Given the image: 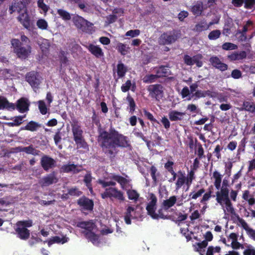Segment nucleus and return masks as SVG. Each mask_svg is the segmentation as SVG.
Masks as SVG:
<instances>
[{
  "mask_svg": "<svg viewBox=\"0 0 255 255\" xmlns=\"http://www.w3.org/2000/svg\"><path fill=\"white\" fill-rule=\"evenodd\" d=\"M36 25L39 28L42 30L46 29L48 27V23L47 21L44 19H38L37 21Z\"/></svg>",
  "mask_w": 255,
  "mask_h": 255,
  "instance_id": "5fc2aeb1",
  "label": "nucleus"
},
{
  "mask_svg": "<svg viewBox=\"0 0 255 255\" xmlns=\"http://www.w3.org/2000/svg\"><path fill=\"white\" fill-rule=\"evenodd\" d=\"M195 144L198 146L197 155L198 156L199 159H201L203 158V157H205V156L204 155V150L202 147V145L200 142H198V140L197 139H195Z\"/></svg>",
  "mask_w": 255,
  "mask_h": 255,
  "instance_id": "de8ad7c7",
  "label": "nucleus"
},
{
  "mask_svg": "<svg viewBox=\"0 0 255 255\" xmlns=\"http://www.w3.org/2000/svg\"><path fill=\"white\" fill-rule=\"evenodd\" d=\"M131 86V81L128 80L126 81L125 84H123L121 87V90L123 92H128Z\"/></svg>",
  "mask_w": 255,
  "mask_h": 255,
  "instance_id": "338daca9",
  "label": "nucleus"
},
{
  "mask_svg": "<svg viewBox=\"0 0 255 255\" xmlns=\"http://www.w3.org/2000/svg\"><path fill=\"white\" fill-rule=\"evenodd\" d=\"M94 224L92 220L88 221H81L77 223V227L85 229L83 232H90L94 229Z\"/></svg>",
  "mask_w": 255,
  "mask_h": 255,
  "instance_id": "393cba45",
  "label": "nucleus"
},
{
  "mask_svg": "<svg viewBox=\"0 0 255 255\" xmlns=\"http://www.w3.org/2000/svg\"><path fill=\"white\" fill-rule=\"evenodd\" d=\"M203 56L201 54H197L193 56V65L196 64L197 67H201L203 66V62L202 61Z\"/></svg>",
  "mask_w": 255,
  "mask_h": 255,
  "instance_id": "c03bdc74",
  "label": "nucleus"
},
{
  "mask_svg": "<svg viewBox=\"0 0 255 255\" xmlns=\"http://www.w3.org/2000/svg\"><path fill=\"white\" fill-rule=\"evenodd\" d=\"M208 29L206 20L204 19L196 23L192 30L198 33L205 31Z\"/></svg>",
  "mask_w": 255,
  "mask_h": 255,
  "instance_id": "cd10ccee",
  "label": "nucleus"
},
{
  "mask_svg": "<svg viewBox=\"0 0 255 255\" xmlns=\"http://www.w3.org/2000/svg\"><path fill=\"white\" fill-rule=\"evenodd\" d=\"M29 104L24 98H21L17 101L16 109L21 113L27 112L29 110Z\"/></svg>",
  "mask_w": 255,
  "mask_h": 255,
  "instance_id": "412c9836",
  "label": "nucleus"
},
{
  "mask_svg": "<svg viewBox=\"0 0 255 255\" xmlns=\"http://www.w3.org/2000/svg\"><path fill=\"white\" fill-rule=\"evenodd\" d=\"M40 127V124L35 121H31L25 127H21L20 130H26L33 132L36 131Z\"/></svg>",
  "mask_w": 255,
  "mask_h": 255,
  "instance_id": "c85d7f7f",
  "label": "nucleus"
},
{
  "mask_svg": "<svg viewBox=\"0 0 255 255\" xmlns=\"http://www.w3.org/2000/svg\"><path fill=\"white\" fill-rule=\"evenodd\" d=\"M143 112L144 113V115L151 122L157 123L158 124H159V122L153 117L152 114L150 113L149 112L147 111L145 109L143 110Z\"/></svg>",
  "mask_w": 255,
  "mask_h": 255,
  "instance_id": "4d7b16f0",
  "label": "nucleus"
},
{
  "mask_svg": "<svg viewBox=\"0 0 255 255\" xmlns=\"http://www.w3.org/2000/svg\"><path fill=\"white\" fill-rule=\"evenodd\" d=\"M244 255H255V250L251 246H249L243 252Z\"/></svg>",
  "mask_w": 255,
  "mask_h": 255,
  "instance_id": "774afa93",
  "label": "nucleus"
},
{
  "mask_svg": "<svg viewBox=\"0 0 255 255\" xmlns=\"http://www.w3.org/2000/svg\"><path fill=\"white\" fill-rule=\"evenodd\" d=\"M68 194L72 196H79L82 194V192L79 190L77 187H72L68 190Z\"/></svg>",
  "mask_w": 255,
  "mask_h": 255,
  "instance_id": "864d4df0",
  "label": "nucleus"
},
{
  "mask_svg": "<svg viewBox=\"0 0 255 255\" xmlns=\"http://www.w3.org/2000/svg\"><path fill=\"white\" fill-rule=\"evenodd\" d=\"M73 21L76 27L83 32H88L89 31L93 25L82 16L79 15L75 16L73 18Z\"/></svg>",
  "mask_w": 255,
  "mask_h": 255,
  "instance_id": "6e6552de",
  "label": "nucleus"
},
{
  "mask_svg": "<svg viewBox=\"0 0 255 255\" xmlns=\"http://www.w3.org/2000/svg\"><path fill=\"white\" fill-rule=\"evenodd\" d=\"M57 13L65 20H69L71 18L70 14L63 9H58L57 10Z\"/></svg>",
  "mask_w": 255,
  "mask_h": 255,
  "instance_id": "49530a36",
  "label": "nucleus"
},
{
  "mask_svg": "<svg viewBox=\"0 0 255 255\" xmlns=\"http://www.w3.org/2000/svg\"><path fill=\"white\" fill-rule=\"evenodd\" d=\"M178 38L174 30L163 32L158 38V42L160 45H170L175 42Z\"/></svg>",
  "mask_w": 255,
  "mask_h": 255,
  "instance_id": "39448f33",
  "label": "nucleus"
},
{
  "mask_svg": "<svg viewBox=\"0 0 255 255\" xmlns=\"http://www.w3.org/2000/svg\"><path fill=\"white\" fill-rule=\"evenodd\" d=\"M82 171L81 166H78L74 164H65L61 168V172L69 173L72 172L73 173H78Z\"/></svg>",
  "mask_w": 255,
  "mask_h": 255,
  "instance_id": "a211bd4d",
  "label": "nucleus"
},
{
  "mask_svg": "<svg viewBox=\"0 0 255 255\" xmlns=\"http://www.w3.org/2000/svg\"><path fill=\"white\" fill-rule=\"evenodd\" d=\"M17 19L26 29L28 30H33V24L30 20V17L27 13V10L20 13L17 17Z\"/></svg>",
  "mask_w": 255,
  "mask_h": 255,
  "instance_id": "9b49d317",
  "label": "nucleus"
},
{
  "mask_svg": "<svg viewBox=\"0 0 255 255\" xmlns=\"http://www.w3.org/2000/svg\"><path fill=\"white\" fill-rule=\"evenodd\" d=\"M216 192V201L222 207H225L228 212L235 213V210L229 197L230 190L228 187H222Z\"/></svg>",
  "mask_w": 255,
  "mask_h": 255,
  "instance_id": "f03ea898",
  "label": "nucleus"
},
{
  "mask_svg": "<svg viewBox=\"0 0 255 255\" xmlns=\"http://www.w3.org/2000/svg\"><path fill=\"white\" fill-rule=\"evenodd\" d=\"M127 72V68L123 63L121 62L117 65V74L119 77L122 78L125 76Z\"/></svg>",
  "mask_w": 255,
  "mask_h": 255,
  "instance_id": "58836bf2",
  "label": "nucleus"
},
{
  "mask_svg": "<svg viewBox=\"0 0 255 255\" xmlns=\"http://www.w3.org/2000/svg\"><path fill=\"white\" fill-rule=\"evenodd\" d=\"M156 216H157V218H153V219L155 220H158L159 219H171V217L170 216H167V215H164L163 213V209L161 208L159 209L157 213H156Z\"/></svg>",
  "mask_w": 255,
  "mask_h": 255,
  "instance_id": "6e6d98bb",
  "label": "nucleus"
},
{
  "mask_svg": "<svg viewBox=\"0 0 255 255\" xmlns=\"http://www.w3.org/2000/svg\"><path fill=\"white\" fill-rule=\"evenodd\" d=\"M185 115V112H180L175 110L170 111L168 114L169 120L172 122L182 121Z\"/></svg>",
  "mask_w": 255,
  "mask_h": 255,
  "instance_id": "5701e85b",
  "label": "nucleus"
},
{
  "mask_svg": "<svg viewBox=\"0 0 255 255\" xmlns=\"http://www.w3.org/2000/svg\"><path fill=\"white\" fill-rule=\"evenodd\" d=\"M150 201L146 207V210L147 215L153 219V218H157L155 212L157 200L155 195L152 193L150 194Z\"/></svg>",
  "mask_w": 255,
  "mask_h": 255,
  "instance_id": "9d476101",
  "label": "nucleus"
},
{
  "mask_svg": "<svg viewBox=\"0 0 255 255\" xmlns=\"http://www.w3.org/2000/svg\"><path fill=\"white\" fill-rule=\"evenodd\" d=\"M77 145V148H83L86 150L89 149V145L83 137L80 138L78 140H74Z\"/></svg>",
  "mask_w": 255,
  "mask_h": 255,
  "instance_id": "79ce46f5",
  "label": "nucleus"
},
{
  "mask_svg": "<svg viewBox=\"0 0 255 255\" xmlns=\"http://www.w3.org/2000/svg\"><path fill=\"white\" fill-rule=\"evenodd\" d=\"M222 49L225 50H235L238 48L237 45L231 43V42H225L222 46Z\"/></svg>",
  "mask_w": 255,
  "mask_h": 255,
  "instance_id": "8fccbe9b",
  "label": "nucleus"
},
{
  "mask_svg": "<svg viewBox=\"0 0 255 255\" xmlns=\"http://www.w3.org/2000/svg\"><path fill=\"white\" fill-rule=\"evenodd\" d=\"M38 109L42 115H46L47 113V108L45 102L43 101H38Z\"/></svg>",
  "mask_w": 255,
  "mask_h": 255,
  "instance_id": "603ef678",
  "label": "nucleus"
},
{
  "mask_svg": "<svg viewBox=\"0 0 255 255\" xmlns=\"http://www.w3.org/2000/svg\"><path fill=\"white\" fill-rule=\"evenodd\" d=\"M101 196L103 199L114 198L120 201H124L125 199L124 193L116 187L106 188L105 191L101 194Z\"/></svg>",
  "mask_w": 255,
  "mask_h": 255,
  "instance_id": "20e7f679",
  "label": "nucleus"
},
{
  "mask_svg": "<svg viewBox=\"0 0 255 255\" xmlns=\"http://www.w3.org/2000/svg\"><path fill=\"white\" fill-rule=\"evenodd\" d=\"M209 61L213 67L222 72L227 70L228 68V65L222 62L217 56H211Z\"/></svg>",
  "mask_w": 255,
  "mask_h": 255,
  "instance_id": "dca6fc26",
  "label": "nucleus"
},
{
  "mask_svg": "<svg viewBox=\"0 0 255 255\" xmlns=\"http://www.w3.org/2000/svg\"><path fill=\"white\" fill-rule=\"evenodd\" d=\"M194 170H191L188 175V176L187 177H186V179H187V182H186V184L187 185H190L192 182V181L195 178V177H194Z\"/></svg>",
  "mask_w": 255,
  "mask_h": 255,
  "instance_id": "0e129e2a",
  "label": "nucleus"
},
{
  "mask_svg": "<svg viewBox=\"0 0 255 255\" xmlns=\"http://www.w3.org/2000/svg\"><path fill=\"white\" fill-rule=\"evenodd\" d=\"M15 225L16 226H19L22 228H25V229H27V228H30L32 226L33 221L32 220L30 219L19 221L16 222Z\"/></svg>",
  "mask_w": 255,
  "mask_h": 255,
  "instance_id": "ea45409f",
  "label": "nucleus"
},
{
  "mask_svg": "<svg viewBox=\"0 0 255 255\" xmlns=\"http://www.w3.org/2000/svg\"><path fill=\"white\" fill-rule=\"evenodd\" d=\"M149 172L153 182L156 183L158 181L157 177L160 175V173L158 172L157 168L155 166L152 165L149 168Z\"/></svg>",
  "mask_w": 255,
  "mask_h": 255,
  "instance_id": "e433bc0d",
  "label": "nucleus"
},
{
  "mask_svg": "<svg viewBox=\"0 0 255 255\" xmlns=\"http://www.w3.org/2000/svg\"><path fill=\"white\" fill-rule=\"evenodd\" d=\"M127 100L128 102L129 112L132 114L134 112L136 107L134 99L128 94L127 97Z\"/></svg>",
  "mask_w": 255,
  "mask_h": 255,
  "instance_id": "a18cd8bd",
  "label": "nucleus"
},
{
  "mask_svg": "<svg viewBox=\"0 0 255 255\" xmlns=\"http://www.w3.org/2000/svg\"><path fill=\"white\" fill-rule=\"evenodd\" d=\"M40 165L45 171H48L56 166V161L51 157L44 155L40 159Z\"/></svg>",
  "mask_w": 255,
  "mask_h": 255,
  "instance_id": "f8f14e48",
  "label": "nucleus"
},
{
  "mask_svg": "<svg viewBox=\"0 0 255 255\" xmlns=\"http://www.w3.org/2000/svg\"><path fill=\"white\" fill-rule=\"evenodd\" d=\"M142 80L143 83L149 84L156 81L157 78L155 74H150L145 75Z\"/></svg>",
  "mask_w": 255,
  "mask_h": 255,
  "instance_id": "a19ab883",
  "label": "nucleus"
},
{
  "mask_svg": "<svg viewBox=\"0 0 255 255\" xmlns=\"http://www.w3.org/2000/svg\"><path fill=\"white\" fill-rule=\"evenodd\" d=\"M17 237L24 241L28 240L30 237V231L25 228L19 226H16L15 229Z\"/></svg>",
  "mask_w": 255,
  "mask_h": 255,
  "instance_id": "f3484780",
  "label": "nucleus"
},
{
  "mask_svg": "<svg viewBox=\"0 0 255 255\" xmlns=\"http://www.w3.org/2000/svg\"><path fill=\"white\" fill-rule=\"evenodd\" d=\"M19 151L24 152L27 154H32L33 155H37L40 152V151L36 149L32 144L28 146L21 147Z\"/></svg>",
  "mask_w": 255,
  "mask_h": 255,
  "instance_id": "473e14b6",
  "label": "nucleus"
},
{
  "mask_svg": "<svg viewBox=\"0 0 255 255\" xmlns=\"http://www.w3.org/2000/svg\"><path fill=\"white\" fill-rule=\"evenodd\" d=\"M244 7L246 9L255 8V0H245Z\"/></svg>",
  "mask_w": 255,
  "mask_h": 255,
  "instance_id": "13d9d810",
  "label": "nucleus"
},
{
  "mask_svg": "<svg viewBox=\"0 0 255 255\" xmlns=\"http://www.w3.org/2000/svg\"><path fill=\"white\" fill-rule=\"evenodd\" d=\"M71 127L74 140H78L80 138L83 137V131L81 129V126L78 120H73L72 121Z\"/></svg>",
  "mask_w": 255,
  "mask_h": 255,
  "instance_id": "2eb2a0df",
  "label": "nucleus"
},
{
  "mask_svg": "<svg viewBox=\"0 0 255 255\" xmlns=\"http://www.w3.org/2000/svg\"><path fill=\"white\" fill-rule=\"evenodd\" d=\"M58 179L56 177V173L53 171L51 173L42 178L39 183L42 187L48 186L53 183L57 182Z\"/></svg>",
  "mask_w": 255,
  "mask_h": 255,
  "instance_id": "4468645a",
  "label": "nucleus"
},
{
  "mask_svg": "<svg viewBox=\"0 0 255 255\" xmlns=\"http://www.w3.org/2000/svg\"><path fill=\"white\" fill-rule=\"evenodd\" d=\"M88 49L92 54L97 58H100L104 55L102 48L98 45L91 44L89 45Z\"/></svg>",
  "mask_w": 255,
  "mask_h": 255,
  "instance_id": "4be33fe9",
  "label": "nucleus"
},
{
  "mask_svg": "<svg viewBox=\"0 0 255 255\" xmlns=\"http://www.w3.org/2000/svg\"><path fill=\"white\" fill-rule=\"evenodd\" d=\"M30 0H13L12 5L9 7V11L10 14L17 11L20 13L22 11L27 10L26 5L30 3Z\"/></svg>",
  "mask_w": 255,
  "mask_h": 255,
  "instance_id": "1a4fd4ad",
  "label": "nucleus"
},
{
  "mask_svg": "<svg viewBox=\"0 0 255 255\" xmlns=\"http://www.w3.org/2000/svg\"><path fill=\"white\" fill-rule=\"evenodd\" d=\"M247 57V53L245 51L240 52L234 51L227 55V59L231 62L241 60L245 59Z\"/></svg>",
  "mask_w": 255,
  "mask_h": 255,
  "instance_id": "aec40b11",
  "label": "nucleus"
},
{
  "mask_svg": "<svg viewBox=\"0 0 255 255\" xmlns=\"http://www.w3.org/2000/svg\"><path fill=\"white\" fill-rule=\"evenodd\" d=\"M240 111H247L253 114L255 113V103L251 101H244L242 107L240 108Z\"/></svg>",
  "mask_w": 255,
  "mask_h": 255,
  "instance_id": "a878e982",
  "label": "nucleus"
},
{
  "mask_svg": "<svg viewBox=\"0 0 255 255\" xmlns=\"http://www.w3.org/2000/svg\"><path fill=\"white\" fill-rule=\"evenodd\" d=\"M205 192V190L202 188L199 189L198 191L191 192L189 195V199L196 200L198 197L201 196V195Z\"/></svg>",
  "mask_w": 255,
  "mask_h": 255,
  "instance_id": "37998d69",
  "label": "nucleus"
},
{
  "mask_svg": "<svg viewBox=\"0 0 255 255\" xmlns=\"http://www.w3.org/2000/svg\"><path fill=\"white\" fill-rule=\"evenodd\" d=\"M97 141L103 152L111 160H113L119 150L118 147H131L130 141L127 136L119 133L114 128L109 131L101 128H98Z\"/></svg>",
  "mask_w": 255,
  "mask_h": 255,
  "instance_id": "f257e3e1",
  "label": "nucleus"
},
{
  "mask_svg": "<svg viewBox=\"0 0 255 255\" xmlns=\"http://www.w3.org/2000/svg\"><path fill=\"white\" fill-rule=\"evenodd\" d=\"M116 49L121 55H125L129 52L128 49L129 48L127 46L126 44L121 42H118L116 46Z\"/></svg>",
  "mask_w": 255,
  "mask_h": 255,
  "instance_id": "c9c22d12",
  "label": "nucleus"
},
{
  "mask_svg": "<svg viewBox=\"0 0 255 255\" xmlns=\"http://www.w3.org/2000/svg\"><path fill=\"white\" fill-rule=\"evenodd\" d=\"M128 198L134 201H137L139 197V194L134 189H128L127 190Z\"/></svg>",
  "mask_w": 255,
  "mask_h": 255,
  "instance_id": "4c0bfd02",
  "label": "nucleus"
},
{
  "mask_svg": "<svg viewBox=\"0 0 255 255\" xmlns=\"http://www.w3.org/2000/svg\"><path fill=\"white\" fill-rule=\"evenodd\" d=\"M111 178L120 185L121 188L123 190H127V186L129 184L130 182V179H127L120 175L114 174Z\"/></svg>",
  "mask_w": 255,
  "mask_h": 255,
  "instance_id": "6ab92c4d",
  "label": "nucleus"
},
{
  "mask_svg": "<svg viewBox=\"0 0 255 255\" xmlns=\"http://www.w3.org/2000/svg\"><path fill=\"white\" fill-rule=\"evenodd\" d=\"M174 162L172 161L168 160L167 162L164 164L165 169L169 173L174 171L173 165Z\"/></svg>",
  "mask_w": 255,
  "mask_h": 255,
  "instance_id": "69168bd1",
  "label": "nucleus"
},
{
  "mask_svg": "<svg viewBox=\"0 0 255 255\" xmlns=\"http://www.w3.org/2000/svg\"><path fill=\"white\" fill-rule=\"evenodd\" d=\"M147 90L149 93V96L157 101H159L163 97L164 88L161 84L150 85L147 87Z\"/></svg>",
  "mask_w": 255,
  "mask_h": 255,
  "instance_id": "423d86ee",
  "label": "nucleus"
},
{
  "mask_svg": "<svg viewBox=\"0 0 255 255\" xmlns=\"http://www.w3.org/2000/svg\"><path fill=\"white\" fill-rule=\"evenodd\" d=\"M221 252V248L219 246L214 247L213 246H209L206 252V255H213L214 253H220Z\"/></svg>",
  "mask_w": 255,
  "mask_h": 255,
  "instance_id": "3c124183",
  "label": "nucleus"
},
{
  "mask_svg": "<svg viewBox=\"0 0 255 255\" xmlns=\"http://www.w3.org/2000/svg\"><path fill=\"white\" fill-rule=\"evenodd\" d=\"M77 204L82 210L88 211H93L94 206V201L85 196L77 200Z\"/></svg>",
  "mask_w": 255,
  "mask_h": 255,
  "instance_id": "ddd939ff",
  "label": "nucleus"
},
{
  "mask_svg": "<svg viewBox=\"0 0 255 255\" xmlns=\"http://www.w3.org/2000/svg\"><path fill=\"white\" fill-rule=\"evenodd\" d=\"M67 242V238L65 237L60 238L59 236H54L51 239H50L48 241V245L50 247L54 243H62L64 244Z\"/></svg>",
  "mask_w": 255,
  "mask_h": 255,
  "instance_id": "f704fd0d",
  "label": "nucleus"
},
{
  "mask_svg": "<svg viewBox=\"0 0 255 255\" xmlns=\"http://www.w3.org/2000/svg\"><path fill=\"white\" fill-rule=\"evenodd\" d=\"M10 42L13 47V52L18 58L25 60L29 56L32 49L30 44H23L19 39L16 38H12Z\"/></svg>",
  "mask_w": 255,
  "mask_h": 255,
  "instance_id": "7ed1b4c3",
  "label": "nucleus"
},
{
  "mask_svg": "<svg viewBox=\"0 0 255 255\" xmlns=\"http://www.w3.org/2000/svg\"><path fill=\"white\" fill-rule=\"evenodd\" d=\"M82 233L84 235L86 238L89 240L93 244L98 242L99 236L92 231L90 232H82Z\"/></svg>",
  "mask_w": 255,
  "mask_h": 255,
  "instance_id": "72a5a7b5",
  "label": "nucleus"
},
{
  "mask_svg": "<svg viewBox=\"0 0 255 255\" xmlns=\"http://www.w3.org/2000/svg\"><path fill=\"white\" fill-rule=\"evenodd\" d=\"M236 217L238 221L241 224L242 227L247 231L250 227L246 221L242 218H241L238 214H236Z\"/></svg>",
  "mask_w": 255,
  "mask_h": 255,
  "instance_id": "680f3d73",
  "label": "nucleus"
},
{
  "mask_svg": "<svg viewBox=\"0 0 255 255\" xmlns=\"http://www.w3.org/2000/svg\"><path fill=\"white\" fill-rule=\"evenodd\" d=\"M191 11L194 15L199 16L201 15L203 11V2L201 1H198L191 7Z\"/></svg>",
  "mask_w": 255,
  "mask_h": 255,
  "instance_id": "bb28decb",
  "label": "nucleus"
},
{
  "mask_svg": "<svg viewBox=\"0 0 255 255\" xmlns=\"http://www.w3.org/2000/svg\"><path fill=\"white\" fill-rule=\"evenodd\" d=\"M140 31L139 29L130 30L126 32V35L127 36L134 37L138 36L140 34Z\"/></svg>",
  "mask_w": 255,
  "mask_h": 255,
  "instance_id": "bf43d9fd",
  "label": "nucleus"
},
{
  "mask_svg": "<svg viewBox=\"0 0 255 255\" xmlns=\"http://www.w3.org/2000/svg\"><path fill=\"white\" fill-rule=\"evenodd\" d=\"M178 173L180 175L178 176L176 182L175 183L176 190L180 189L181 187L185 184H186L187 179L186 177L184 174H183L181 171H179Z\"/></svg>",
  "mask_w": 255,
  "mask_h": 255,
  "instance_id": "2f4dec72",
  "label": "nucleus"
},
{
  "mask_svg": "<svg viewBox=\"0 0 255 255\" xmlns=\"http://www.w3.org/2000/svg\"><path fill=\"white\" fill-rule=\"evenodd\" d=\"M221 34L220 30H214L209 33L208 37L210 40H216L220 37Z\"/></svg>",
  "mask_w": 255,
  "mask_h": 255,
  "instance_id": "09e8293b",
  "label": "nucleus"
},
{
  "mask_svg": "<svg viewBox=\"0 0 255 255\" xmlns=\"http://www.w3.org/2000/svg\"><path fill=\"white\" fill-rule=\"evenodd\" d=\"M25 79L33 89L39 88L42 80V78L39 73L34 71L28 72L26 74Z\"/></svg>",
  "mask_w": 255,
  "mask_h": 255,
  "instance_id": "0eeeda50",
  "label": "nucleus"
},
{
  "mask_svg": "<svg viewBox=\"0 0 255 255\" xmlns=\"http://www.w3.org/2000/svg\"><path fill=\"white\" fill-rule=\"evenodd\" d=\"M99 183L103 188H106L110 186H115L116 185V183L113 181H106L104 180H99Z\"/></svg>",
  "mask_w": 255,
  "mask_h": 255,
  "instance_id": "e2e57ef3",
  "label": "nucleus"
},
{
  "mask_svg": "<svg viewBox=\"0 0 255 255\" xmlns=\"http://www.w3.org/2000/svg\"><path fill=\"white\" fill-rule=\"evenodd\" d=\"M223 149V147H221L220 145H217L213 153L214 156H215L218 159L221 158V151Z\"/></svg>",
  "mask_w": 255,
  "mask_h": 255,
  "instance_id": "052dcab7",
  "label": "nucleus"
},
{
  "mask_svg": "<svg viewBox=\"0 0 255 255\" xmlns=\"http://www.w3.org/2000/svg\"><path fill=\"white\" fill-rule=\"evenodd\" d=\"M177 197L176 196H170L169 199L164 200L162 202L163 209L167 210L175 205Z\"/></svg>",
  "mask_w": 255,
  "mask_h": 255,
  "instance_id": "c756f323",
  "label": "nucleus"
},
{
  "mask_svg": "<svg viewBox=\"0 0 255 255\" xmlns=\"http://www.w3.org/2000/svg\"><path fill=\"white\" fill-rule=\"evenodd\" d=\"M213 177L214 179V185L217 190L221 188V184L223 175H221L218 171L215 170L213 173Z\"/></svg>",
  "mask_w": 255,
  "mask_h": 255,
  "instance_id": "7c9ffc66",
  "label": "nucleus"
},
{
  "mask_svg": "<svg viewBox=\"0 0 255 255\" xmlns=\"http://www.w3.org/2000/svg\"><path fill=\"white\" fill-rule=\"evenodd\" d=\"M167 66L160 65L158 67H155L154 68V71L156 73L155 75L157 76V79L165 77L168 75L169 70L167 69Z\"/></svg>",
  "mask_w": 255,
  "mask_h": 255,
  "instance_id": "b1692460",
  "label": "nucleus"
}]
</instances>
